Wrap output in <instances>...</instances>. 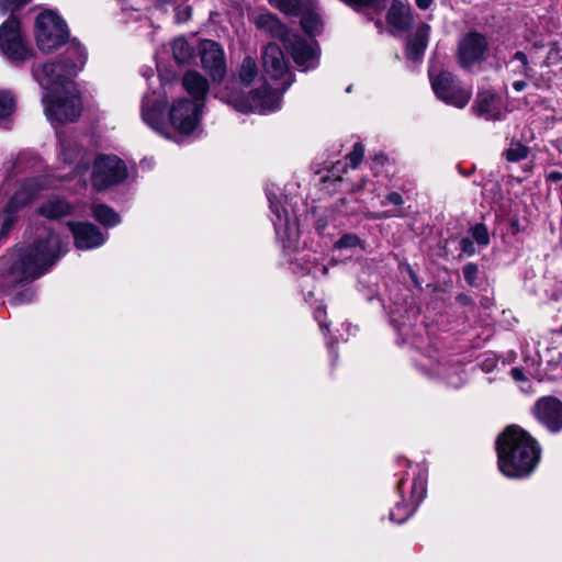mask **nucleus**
Returning a JSON list of instances; mask_svg holds the SVG:
<instances>
[{
    "mask_svg": "<svg viewBox=\"0 0 562 562\" xmlns=\"http://www.w3.org/2000/svg\"><path fill=\"white\" fill-rule=\"evenodd\" d=\"M86 61V49L79 42L71 40L63 61L47 63L34 69V78L47 90L43 102L46 104L45 113L50 122H74L80 116L82 101L72 78L82 70Z\"/></svg>",
    "mask_w": 562,
    "mask_h": 562,
    "instance_id": "nucleus-1",
    "label": "nucleus"
},
{
    "mask_svg": "<svg viewBox=\"0 0 562 562\" xmlns=\"http://www.w3.org/2000/svg\"><path fill=\"white\" fill-rule=\"evenodd\" d=\"M61 255L59 236L46 227L38 228L31 245L16 247L0 258V292L40 278Z\"/></svg>",
    "mask_w": 562,
    "mask_h": 562,
    "instance_id": "nucleus-2",
    "label": "nucleus"
},
{
    "mask_svg": "<svg viewBox=\"0 0 562 562\" xmlns=\"http://www.w3.org/2000/svg\"><path fill=\"white\" fill-rule=\"evenodd\" d=\"M266 194L271 213L273 214L272 222L277 239L281 244L283 251L291 256L299 249L300 229L297 217L288 201V196L282 194L279 188H267ZM289 260L293 265L295 272L312 274L314 278L328 273V268L318 262L316 254L307 251L299 257H290Z\"/></svg>",
    "mask_w": 562,
    "mask_h": 562,
    "instance_id": "nucleus-3",
    "label": "nucleus"
},
{
    "mask_svg": "<svg viewBox=\"0 0 562 562\" xmlns=\"http://www.w3.org/2000/svg\"><path fill=\"white\" fill-rule=\"evenodd\" d=\"M258 76L256 60L247 56L243 59L237 78L231 80L222 92L221 98L239 112H257L267 114L277 111L281 106V94L272 90L267 83L259 89L250 90L247 93L245 89Z\"/></svg>",
    "mask_w": 562,
    "mask_h": 562,
    "instance_id": "nucleus-4",
    "label": "nucleus"
},
{
    "mask_svg": "<svg viewBox=\"0 0 562 562\" xmlns=\"http://www.w3.org/2000/svg\"><path fill=\"white\" fill-rule=\"evenodd\" d=\"M498 469L507 477L528 476L540 460V447L522 428L508 426L496 442Z\"/></svg>",
    "mask_w": 562,
    "mask_h": 562,
    "instance_id": "nucleus-5",
    "label": "nucleus"
},
{
    "mask_svg": "<svg viewBox=\"0 0 562 562\" xmlns=\"http://www.w3.org/2000/svg\"><path fill=\"white\" fill-rule=\"evenodd\" d=\"M250 21L258 30L273 38L281 40L301 70L306 71L317 66L318 44L316 41H306L297 34L290 33L278 16L267 10L252 12Z\"/></svg>",
    "mask_w": 562,
    "mask_h": 562,
    "instance_id": "nucleus-6",
    "label": "nucleus"
},
{
    "mask_svg": "<svg viewBox=\"0 0 562 562\" xmlns=\"http://www.w3.org/2000/svg\"><path fill=\"white\" fill-rule=\"evenodd\" d=\"M30 1L0 0V13H11V16L0 25V53L13 63H22L33 55V49L22 33L21 22L13 15Z\"/></svg>",
    "mask_w": 562,
    "mask_h": 562,
    "instance_id": "nucleus-7",
    "label": "nucleus"
},
{
    "mask_svg": "<svg viewBox=\"0 0 562 562\" xmlns=\"http://www.w3.org/2000/svg\"><path fill=\"white\" fill-rule=\"evenodd\" d=\"M408 467L412 469V477L407 471L400 479L397 491L402 501L390 512V520L397 524L405 522L426 496L427 472L420 465Z\"/></svg>",
    "mask_w": 562,
    "mask_h": 562,
    "instance_id": "nucleus-8",
    "label": "nucleus"
},
{
    "mask_svg": "<svg viewBox=\"0 0 562 562\" xmlns=\"http://www.w3.org/2000/svg\"><path fill=\"white\" fill-rule=\"evenodd\" d=\"M50 187L47 177H33L21 181L13 195L0 212V240L9 236L22 207L33 201L41 191Z\"/></svg>",
    "mask_w": 562,
    "mask_h": 562,
    "instance_id": "nucleus-9",
    "label": "nucleus"
},
{
    "mask_svg": "<svg viewBox=\"0 0 562 562\" xmlns=\"http://www.w3.org/2000/svg\"><path fill=\"white\" fill-rule=\"evenodd\" d=\"M34 37L38 49L48 54L67 42L69 31L66 22L56 12L46 10L36 18Z\"/></svg>",
    "mask_w": 562,
    "mask_h": 562,
    "instance_id": "nucleus-10",
    "label": "nucleus"
},
{
    "mask_svg": "<svg viewBox=\"0 0 562 562\" xmlns=\"http://www.w3.org/2000/svg\"><path fill=\"white\" fill-rule=\"evenodd\" d=\"M91 184L103 191L126 180L128 172L125 162L116 155L100 154L92 157Z\"/></svg>",
    "mask_w": 562,
    "mask_h": 562,
    "instance_id": "nucleus-11",
    "label": "nucleus"
},
{
    "mask_svg": "<svg viewBox=\"0 0 562 562\" xmlns=\"http://www.w3.org/2000/svg\"><path fill=\"white\" fill-rule=\"evenodd\" d=\"M92 153L78 145L70 138L59 136L58 158L67 169L64 178H78L79 181H86V175L92 161Z\"/></svg>",
    "mask_w": 562,
    "mask_h": 562,
    "instance_id": "nucleus-12",
    "label": "nucleus"
},
{
    "mask_svg": "<svg viewBox=\"0 0 562 562\" xmlns=\"http://www.w3.org/2000/svg\"><path fill=\"white\" fill-rule=\"evenodd\" d=\"M204 103L199 100L181 98L176 100L169 110L171 126L183 135L193 134L200 124Z\"/></svg>",
    "mask_w": 562,
    "mask_h": 562,
    "instance_id": "nucleus-13",
    "label": "nucleus"
},
{
    "mask_svg": "<svg viewBox=\"0 0 562 562\" xmlns=\"http://www.w3.org/2000/svg\"><path fill=\"white\" fill-rule=\"evenodd\" d=\"M430 79L435 94L445 103L458 109H463L469 103L472 95L471 89L463 87L451 72L441 71L434 77L430 71Z\"/></svg>",
    "mask_w": 562,
    "mask_h": 562,
    "instance_id": "nucleus-14",
    "label": "nucleus"
},
{
    "mask_svg": "<svg viewBox=\"0 0 562 562\" xmlns=\"http://www.w3.org/2000/svg\"><path fill=\"white\" fill-rule=\"evenodd\" d=\"M261 59L265 72L272 80L280 81L281 91L276 90L282 95L294 80L282 49L277 44L270 43L262 49Z\"/></svg>",
    "mask_w": 562,
    "mask_h": 562,
    "instance_id": "nucleus-15",
    "label": "nucleus"
},
{
    "mask_svg": "<svg viewBox=\"0 0 562 562\" xmlns=\"http://www.w3.org/2000/svg\"><path fill=\"white\" fill-rule=\"evenodd\" d=\"M166 105V97L156 91L146 93L142 101V119L145 124L158 134L169 138L164 122V110Z\"/></svg>",
    "mask_w": 562,
    "mask_h": 562,
    "instance_id": "nucleus-16",
    "label": "nucleus"
},
{
    "mask_svg": "<svg viewBox=\"0 0 562 562\" xmlns=\"http://www.w3.org/2000/svg\"><path fill=\"white\" fill-rule=\"evenodd\" d=\"M537 420L551 432L562 429V402L553 396L539 398L533 406Z\"/></svg>",
    "mask_w": 562,
    "mask_h": 562,
    "instance_id": "nucleus-17",
    "label": "nucleus"
},
{
    "mask_svg": "<svg viewBox=\"0 0 562 562\" xmlns=\"http://www.w3.org/2000/svg\"><path fill=\"white\" fill-rule=\"evenodd\" d=\"M201 63L205 71L214 82L222 81L226 74L224 52L214 41H205L202 44Z\"/></svg>",
    "mask_w": 562,
    "mask_h": 562,
    "instance_id": "nucleus-18",
    "label": "nucleus"
},
{
    "mask_svg": "<svg viewBox=\"0 0 562 562\" xmlns=\"http://www.w3.org/2000/svg\"><path fill=\"white\" fill-rule=\"evenodd\" d=\"M487 41L480 33H469L459 45V58L463 67H470L484 58Z\"/></svg>",
    "mask_w": 562,
    "mask_h": 562,
    "instance_id": "nucleus-19",
    "label": "nucleus"
},
{
    "mask_svg": "<svg viewBox=\"0 0 562 562\" xmlns=\"http://www.w3.org/2000/svg\"><path fill=\"white\" fill-rule=\"evenodd\" d=\"M75 238V245L79 249H92L104 244L106 235L91 223H69Z\"/></svg>",
    "mask_w": 562,
    "mask_h": 562,
    "instance_id": "nucleus-20",
    "label": "nucleus"
},
{
    "mask_svg": "<svg viewBox=\"0 0 562 562\" xmlns=\"http://www.w3.org/2000/svg\"><path fill=\"white\" fill-rule=\"evenodd\" d=\"M472 109L477 116L485 120H501L504 113L502 98L492 91L479 92Z\"/></svg>",
    "mask_w": 562,
    "mask_h": 562,
    "instance_id": "nucleus-21",
    "label": "nucleus"
},
{
    "mask_svg": "<svg viewBox=\"0 0 562 562\" xmlns=\"http://www.w3.org/2000/svg\"><path fill=\"white\" fill-rule=\"evenodd\" d=\"M430 35V25L427 23L419 24L415 32L408 36L406 43L405 55L411 61H420Z\"/></svg>",
    "mask_w": 562,
    "mask_h": 562,
    "instance_id": "nucleus-22",
    "label": "nucleus"
},
{
    "mask_svg": "<svg viewBox=\"0 0 562 562\" xmlns=\"http://www.w3.org/2000/svg\"><path fill=\"white\" fill-rule=\"evenodd\" d=\"M387 23L400 32L407 31L413 23V13L408 4L394 0L387 11Z\"/></svg>",
    "mask_w": 562,
    "mask_h": 562,
    "instance_id": "nucleus-23",
    "label": "nucleus"
},
{
    "mask_svg": "<svg viewBox=\"0 0 562 562\" xmlns=\"http://www.w3.org/2000/svg\"><path fill=\"white\" fill-rule=\"evenodd\" d=\"M184 89L192 95V100H199L204 103L209 90L207 80L198 71H188L182 79Z\"/></svg>",
    "mask_w": 562,
    "mask_h": 562,
    "instance_id": "nucleus-24",
    "label": "nucleus"
},
{
    "mask_svg": "<svg viewBox=\"0 0 562 562\" xmlns=\"http://www.w3.org/2000/svg\"><path fill=\"white\" fill-rule=\"evenodd\" d=\"M299 15L302 16L301 25L305 33L314 36L321 32L323 22L312 0L308 1V7Z\"/></svg>",
    "mask_w": 562,
    "mask_h": 562,
    "instance_id": "nucleus-25",
    "label": "nucleus"
},
{
    "mask_svg": "<svg viewBox=\"0 0 562 562\" xmlns=\"http://www.w3.org/2000/svg\"><path fill=\"white\" fill-rule=\"evenodd\" d=\"M71 209V205L67 201L59 198H52L40 207V213L48 218H59L68 215Z\"/></svg>",
    "mask_w": 562,
    "mask_h": 562,
    "instance_id": "nucleus-26",
    "label": "nucleus"
},
{
    "mask_svg": "<svg viewBox=\"0 0 562 562\" xmlns=\"http://www.w3.org/2000/svg\"><path fill=\"white\" fill-rule=\"evenodd\" d=\"M310 0H268L271 7L286 15L297 16L308 7Z\"/></svg>",
    "mask_w": 562,
    "mask_h": 562,
    "instance_id": "nucleus-27",
    "label": "nucleus"
},
{
    "mask_svg": "<svg viewBox=\"0 0 562 562\" xmlns=\"http://www.w3.org/2000/svg\"><path fill=\"white\" fill-rule=\"evenodd\" d=\"M508 70L515 76L530 78L532 68L529 66L528 58L524 52H516L507 63Z\"/></svg>",
    "mask_w": 562,
    "mask_h": 562,
    "instance_id": "nucleus-28",
    "label": "nucleus"
},
{
    "mask_svg": "<svg viewBox=\"0 0 562 562\" xmlns=\"http://www.w3.org/2000/svg\"><path fill=\"white\" fill-rule=\"evenodd\" d=\"M171 48L173 58L179 65L188 63L194 55V48L182 36L173 40Z\"/></svg>",
    "mask_w": 562,
    "mask_h": 562,
    "instance_id": "nucleus-29",
    "label": "nucleus"
},
{
    "mask_svg": "<svg viewBox=\"0 0 562 562\" xmlns=\"http://www.w3.org/2000/svg\"><path fill=\"white\" fill-rule=\"evenodd\" d=\"M93 217L102 225L112 227L120 223V216L113 209L104 204H97L92 209Z\"/></svg>",
    "mask_w": 562,
    "mask_h": 562,
    "instance_id": "nucleus-30",
    "label": "nucleus"
},
{
    "mask_svg": "<svg viewBox=\"0 0 562 562\" xmlns=\"http://www.w3.org/2000/svg\"><path fill=\"white\" fill-rule=\"evenodd\" d=\"M14 110V95L9 90H0V122L10 117Z\"/></svg>",
    "mask_w": 562,
    "mask_h": 562,
    "instance_id": "nucleus-31",
    "label": "nucleus"
},
{
    "mask_svg": "<svg viewBox=\"0 0 562 562\" xmlns=\"http://www.w3.org/2000/svg\"><path fill=\"white\" fill-rule=\"evenodd\" d=\"M529 149L521 143H513L508 149L505 150L504 156L510 162H518L527 158Z\"/></svg>",
    "mask_w": 562,
    "mask_h": 562,
    "instance_id": "nucleus-32",
    "label": "nucleus"
},
{
    "mask_svg": "<svg viewBox=\"0 0 562 562\" xmlns=\"http://www.w3.org/2000/svg\"><path fill=\"white\" fill-rule=\"evenodd\" d=\"M353 9L368 8L375 12H381L385 8V0H341Z\"/></svg>",
    "mask_w": 562,
    "mask_h": 562,
    "instance_id": "nucleus-33",
    "label": "nucleus"
},
{
    "mask_svg": "<svg viewBox=\"0 0 562 562\" xmlns=\"http://www.w3.org/2000/svg\"><path fill=\"white\" fill-rule=\"evenodd\" d=\"M471 238L481 247H485L490 243L487 228L483 224H476L471 228Z\"/></svg>",
    "mask_w": 562,
    "mask_h": 562,
    "instance_id": "nucleus-34",
    "label": "nucleus"
},
{
    "mask_svg": "<svg viewBox=\"0 0 562 562\" xmlns=\"http://www.w3.org/2000/svg\"><path fill=\"white\" fill-rule=\"evenodd\" d=\"M364 155V148L360 143L355 144L352 151L348 155L350 167L357 168Z\"/></svg>",
    "mask_w": 562,
    "mask_h": 562,
    "instance_id": "nucleus-35",
    "label": "nucleus"
},
{
    "mask_svg": "<svg viewBox=\"0 0 562 562\" xmlns=\"http://www.w3.org/2000/svg\"><path fill=\"white\" fill-rule=\"evenodd\" d=\"M358 245H360V239L353 234H346L341 236L335 244L337 248H353Z\"/></svg>",
    "mask_w": 562,
    "mask_h": 562,
    "instance_id": "nucleus-36",
    "label": "nucleus"
},
{
    "mask_svg": "<svg viewBox=\"0 0 562 562\" xmlns=\"http://www.w3.org/2000/svg\"><path fill=\"white\" fill-rule=\"evenodd\" d=\"M479 268L474 263H468L463 267V277L469 285H476Z\"/></svg>",
    "mask_w": 562,
    "mask_h": 562,
    "instance_id": "nucleus-37",
    "label": "nucleus"
},
{
    "mask_svg": "<svg viewBox=\"0 0 562 562\" xmlns=\"http://www.w3.org/2000/svg\"><path fill=\"white\" fill-rule=\"evenodd\" d=\"M460 249L462 252L471 256L475 254L474 243L473 239L470 237H464L460 240Z\"/></svg>",
    "mask_w": 562,
    "mask_h": 562,
    "instance_id": "nucleus-38",
    "label": "nucleus"
},
{
    "mask_svg": "<svg viewBox=\"0 0 562 562\" xmlns=\"http://www.w3.org/2000/svg\"><path fill=\"white\" fill-rule=\"evenodd\" d=\"M326 316V310L323 306H318L314 311V318L318 322L319 328L322 330H328V325L324 322Z\"/></svg>",
    "mask_w": 562,
    "mask_h": 562,
    "instance_id": "nucleus-39",
    "label": "nucleus"
},
{
    "mask_svg": "<svg viewBox=\"0 0 562 562\" xmlns=\"http://www.w3.org/2000/svg\"><path fill=\"white\" fill-rule=\"evenodd\" d=\"M386 203L394 204V205H402L404 203L403 196L397 192H390L385 195L384 200L381 202L382 205H385Z\"/></svg>",
    "mask_w": 562,
    "mask_h": 562,
    "instance_id": "nucleus-40",
    "label": "nucleus"
},
{
    "mask_svg": "<svg viewBox=\"0 0 562 562\" xmlns=\"http://www.w3.org/2000/svg\"><path fill=\"white\" fill-rule=\"evenodd\" d=\"M191 15V9L189 7H178L176 9V19L178 22H186Z\"/></svg>",
    "mask_w": 562,
    "mask_h": 562,
    "instance_id": "nucleus-41",
    "label": "nucleus"
},
{
    "mask_svg": "<svg viewBox=\"0 0 562 562\" xmlns=\"http://www.w3.org/2000/svg\"><path fill=\"white\" fill-rule=\"evenodd\" d=\"M34 297V292L32 290H26L22 293H19L14 299L15 304L31 302Z\"/></svg>",
    "mask_w": 562,
    "mask_h": 562,
    "instance_id": "nucleus-42",
    "label": "nucleus"
},
{
    "mask_svg": "<svg viewBox=\"0 0 562 562\" xmlns=\"http://www.w3.org/2000/svg\"><path fill=\"white\" fill-rule=\"evenodd\" d=\"M510 374L515 381H525L526 380L524 371L519 368H513L510 370Z\"/></svg>",
    "mask_w": 562,
    "mask_h": 562,
    "instance_id": "nucleus-43",
    "label": "nucleus"
},
{
    "mask_svg": "<svg viewBox=\"0 0 562 562\" xmlns=\"http://www.w3.org/2000/svg\"><path fill=\"white\" fill-rule=\"evenodd\" d=\"M547 180L551 182H559L562 180V172L560 171H550L547 175Z\"/></svg>",
    "mask_w": 562,
    "mask_h": 562,
    "instance_id": "nucleus-44",
    "label": "nucleus"
},
{
    "mask_svg": "<svg viewBox=\"0 0 562 562\" xmlns=\"http://www.w3.org/2000/svg\"><path fill=\"white\" fill-rule=\"evenodd\" d=\"M434 3V0H416V5L420 9V10H427L431 7V4Z\"/></svg>",
    "mask_w": 562,
    "mask_h": 562,
    "instance_id": "nucleus-45",
    "label": "nucleus"
},
{
    "mask_svg": "<svg viewBox=\"0 0 562 562\" xmlns=\"http://www.w3.org/2000/svg\"><path fill=\"white\" fill-rule=\"evenodd\" d=\"M527 87V82L526 80H516L514 81L513 83V88L517 91V92H521L522 90H525V88Z\"/></svg>",
    "mask_w": 562,
    "mask_h": 562,
    "instance_id": "nucleus-46",
    "label": "nucleus"
},
{
    "mask_svg": "<svg viewBox=\"0 0 562 562\" xmlns=\"http://www.w3.org/2000/svg\"><path fill=\"white\" fill-rule=\"evenodd\" d=\"M395 215H396L395 213L382 212V213L375 215L374 218L381 220V218H387V217L395 216Z\"/></svg>",
    "mask_w": 562,
    "mask_h": 562,
    "instance_id": "nucleus-47",
    "label": "nucleus"
},
{
    "mask_svg": "<svg viewBox=\"0 0 562 562\" xmlns=\"http://www.w3.org/2000/svg\"><path fill=\"white\" fill-rule=\"evenodd\" d=\"M328 348H329L330 353H333V351H334V346H333V344H331V342H328Z\"/></svg>",
    "mask_w": 562,
    "mask_h": 562,
    "instance_id": "nucleus-48",
    "label": "nucleus"
},
{
    "mask_svg": "<svg viewBox=\"0 0 562 562\" xmlns=\"http://www.w3.org/2000/svg\"><path fill=\"white\" fill-rule=\"evenodd\" d=\"M161 3H167L169 2L170 0H159Z\"/></svg>",
    "mask_w": 562,
    "mask_h": 562,
    "instance_id": "nucleus-49",
    "label": "nucleus"
},
{
    "mask_svg": "<svg viewBox=\"0 0 562 562\" xmlns=\"http://www.w3.org/2000/svg\"><path fill=\"white\" fill-rule=\"evenodd\" d=\"M409 273H411V277L414 278V272L412 270H409Z\"/></svg>",
    "mask_w": 562,
    "mask_h": 562,
    "instance_id": "nucleus-50",
    "label": "nucleus"
}]
</instances>
